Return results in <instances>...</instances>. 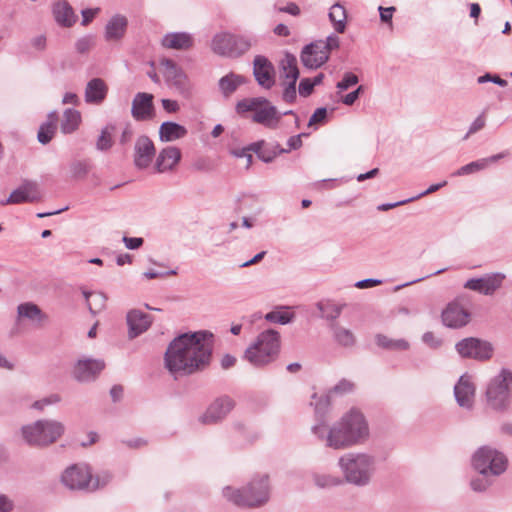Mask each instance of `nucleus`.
I'll return each mask as SVG.
<instances>
[{"label":"nucleus","mask_w":512,"mask_h":512,"mask_svg":"<svg viewBox=\"0 0 512 512\" xmlns=\"http://www.w3.org/2000/svg\"><path fill=\"white\" fill-rule=\"evenodd\" d=\"M213 335L208 331L183 333L167 347L165 366L178 376L191 375L208 366L213 349Z\"/></svg>","instance_id":"nucleus-1"},{"label":"nucleus","mask_w":512,"mask_h":512,"mask_svg":"<svg viewBox=\"0 0 512 512\" xmlns=\"http://www.w3.org/2000/svg\"><path fill=\"white\" fill-rule=\"evenodd\" d=\"M313 434L334 450L350 448L368 437L369 428L364 415L352 408L328 429L320 423L312 427Z\"/></svg>","instance_id":"nucleus-2"},{"label":"nucleus","mask_w":512,"mask_h":512,"mask_svg":"<svg viewBox=\"0 0 512 512\" xmlns=\"http://www.w3.org/2000/svg\"><path fill=\"white\" fill-rule=\"evenodd\" d=\"M338 464L345 481L359 487L368 485L376 471L375 458L366 453L344 454Z\"/></svg>","instance_id":"nucleus-3"},{"label":"nucleus","mask_w":512,"mask_h":512,"mask_svg":"<svg viewBox=\"0 0 512 512\" xmlns=\"http://www.w3.org/2000/svg\"><path fill=\"white\" fill-rule=\"evenodd\" d=\"M223 495L228 501L240 507L261 506L269 499L268 476L263 475L255 478L242 489L225 487Z\"/></svg>","instance_id":"nucleus-4"},{"label":"nucleus","mask_w":512,"mask_h":512,"mask_svg":"<svg viewBox=\"0 0 512 512\" xmlns=\"http://www.w3.org/2000/svg\"><path fill=\"white\" fill-rule=\"evenodd\" d=\"M280 351V334L273 329L261 332L245 350L244 358L255 367H263L273 362Z\"/></svg>","instance_id":"nucleus-5"},{"label":"nucleus","mask_w":512,"mask_h":512,"mask_svg":"<svg viewBox=\"0 0 512 512\" xmlns=\"http://www.w3.org/2000/svg\"><path fill=\"white\" fill-rule=\"evenodd\" d=\"M64 432V424L54 419H40L21 428L23 440L35 447H47L55 443Z\"/></svg>","instance_id":"nucleus-6"},{"label":"nucleus","mask_w":512,"mask_h":512,"mask_svg":"<svg viewBox=\"0 0 512 512\" xmlns=\"http://www.w3.org/2000/svg\"><path fill=\"white\" fill-rule=\"evenodd\" d=\"M239 114L253 112L252 121L269 129H276L282 118V114L276 106L264 97L245 98L236 105Z\"/></svg>","instance_id":"nucleus-7"},{"label":"nucleus","mask_w":512,"mask_h":512,"mask_svg":"<svg viewBox=\"0 0 512 512\" xmlns=\"http://www.w3.org/2000/svg\"><path fill=\"white\" fill-rule=\"evenodd\" d=\"M252 37L229 32L215 34L211 41V50L220 56L237 58L245 54L254 44Z\"/></svg>","instance_id":"nucleus-8"},{"label":"nucleus","mask_w":512,"mask_h":512,"mask_svg":"<svg viewBox=\"0 0 512 512\" xmlns=\"http://www.w3.org/2000/svg\"><path fill=\"white\" fill-rule=\"evenodd\" d=\"M159 65L168 87L182 97L190 98L192 84L184 71L171 59H162Z\"/></svg>","instance_id":"nucleus-9"},{"label":"nucleus","mask_w":512,"mask_h":512,"mask_svg":"<svg viewBox=\"0 0 512 512\" xmlns=\"http://www.w3.org/2000/svg\"><path fill=\"white\" fill-rule=\"evenodd\" d=\"M473 465L482 475H498L506 470L507 459L500 452L489 447L480 448L473 457Z\"/></svg>","instance_id":"nucleus-10"},{"label":"nucleus","mask_w":512,"mask_h":512,"mask_svg":"<svg viewBox=\"0 0 512 512\" xmlns=\"http://www.w3.org/2000/svg\"><path fill=\"white\" fill-rule=\"evenodd\" d=\"M511 386L512 373L504 369L491 381L487 388L488 403L496 409L505 407L510 398Z\"/></svg>","instance_id":"nucleus-11"},{"label":"nucleus","mask_w":512,"mask_h":512,"mask_svg":"<svg viewBox=\"0 0 512 512\" xmlns=\"http://www.w3.org/2000/svg\"><path fill=\"white\" fill-rule=\"evenodd\" d=\"M92 471L86 464H74L61 475V482L70 490H90Z\"/></svg>","instance_id":"nucleus-12"},{"label":"nucleus","mask_w":512,"mask_h":512,"mask_svg":"<svg viewBox=\"0 0 512 512\" xmlns=\"http://www.w3.org/2000/svg\"><path fill=\"white\" fill-rule=\"evenodd\" d=\"M104 368L102 359L83 357L74 364L72 375L78 382L88 383L94 381Z\"/></svg>","instance_id":"nucleus-13"},{"label":"nucleus","mask_w":512,"mask_h":512,"mask_svg":"<svg viewBox=\"0 0 512 512\" xmlns=\"http://www.w3.org/2000/svg\"><path fill=\"white\" fill-rule=\"evenodd\" d=\"M458 353L462 357L487 360L492 356V347L489 343L477 338H467L456 345Z\"/></svg>","instance_id":"nucleus-14"},{"label":"nucleus","mask_w":512,"mask_h":512,"mask_svg":"<svg viewBox=\"0 0 512 512\" xmlns=\"http://www.w3.org/2000/svg\"><path fill=\"white\" fill-rule=\"evenodd\" d=\"M153 141L146 135L139 136L134 144L133 162L137 169H147L155 157Z\"/></svg>","instance_id":"nucleus-15"},{"label":"nucleus","mask_w":512,"mask_h":512,"mask_svg":"<svg viewBox=\"0 0 512 512\" xmlns=\"http://www.w3.org/2000/svg\"><path fill=\"white\" fill-rule=\"evenodd\" d=\"M253 75L258 85L264 89H271L275 84V68L265 56L257 55L254 58Z\"/></svg>","instance_id":"nucleus-16"},{"label":"nucleus","mask_w":512,"mask_h":512,"mask_svg":"<svg viewBox=\"0 0 512 512\" xmlns=\"http://www.w3.org/2000/svg\"><path fill=\"white\" fill-rule=\"evenodd\" d=\"M40 192L36 182L25 181L17 189L11 192L10 196L2 200V206L8 204L33 203L40 200Z\"/></svg>","instance_id":"nucleus-17"},{"label":"nucleus","mask_w":512,"mask_h":512,"mask_svg":"<svg viewBox=\"0 0 512 512\" xmlns=\"http://www.w3.org/2000/svg\"><path fill=\"white\" fill-rule=\"evenodd\" d=\"M234 408V401L223 396L217 398L210 404L206 412L200 417V421L204 424H214L223 420Z\"/></svg>","instance_id":"nucleus-18"},{"label":"nucleus","mask_w":512,"mask_h":512,"mask_svg":"<svg viewBox=\"0 0 512 512\" xmlns=\"http://www.w3.org/2000/svg\"><path fill=\"white\" fill-rule=\"evenodd\" d=\"M329 56L323 41H317L304 47L301 52V61L308 68H318L327 62Z\"/></svg>","instance_id":"nucleus-19"},{"label":"nucleus","mask_w":512,"mask_h":512,"mask_svg":"<svg viewBox=\"0 0 512 512\" xmlns=\"http://www.w3.org/2000/svg\"><path fill=\"white\" fill-rule=\"evenodd\" d=\"M154 96L150 93L139 92L132 101L131 114L137 121L149 120L154 116Z\"/></svg>","instance_id":"nucleus-20"},{"label":"nucleus","mask_w":512,"mask_h":512,"mask_svg":"<svg viewBox=\"0 0 512 512\" xmlns=\"http://www.w3.org/2000/svg\"><path fill=\"white\" fill-rule=\"evenodd\" d=\"M128 337L134 339L147 331L152 324L150 315L139 309H132L127 313Z\"/></svg>","instance_id":"nucleus-21"},{"label":"nucleus","mask_w":512,"mask_h":512,"mask_svg":"<svg viewBox=\"0 0 512 512\" xmlns=\"http://www.w3.org/2000/svg\"><path fill=\"white\" fill-rule=\"evenodd\" d=\"M504 278L505 276L503 274L495 273L483 278L470 279L466 282L465 288L490 295L501 287Z\"/></svg>","instance_id":"nucleus-22"},{"label":"nucleus","mask_w":512,"mask_h":512,"mask_svg":"<svg viewBox=\"0 0 512 512\" xmlns=\"http://www.w3.org/2000/svg\"><path fill=\"white\" fill-rule=\"evenodd\" d=\"M181 159V151L175 146H167L163 148L155 162V169L159 173L173 170Z\"/></svg>","instance_id":"nucleus-23"},{"label":"nucleus","mask_w":512,"mask_h":512,"mask_svg":"<svg viewBox=\"0 0 512 512\" xmlns=\"http://www.w3.org/2000/svg\"><path fill=\"white\" fill-rule=\"evenodd\" d=\"M469 313L458 303H450L442 313V320L448 327L459 328L469 322Z\"/></svg>","instance_id":"nucleus-24"},{"label":"nucleus","mask_w":512,"mask_h":512,"mask_svg":"<svg viewBox=\"0 0 512 512\" xmlns=\"http://www.w3.org/2000/svg\"><path fill=\"white\" fill-rule=\"evenodd\" d=\"M248 150L255 152L258 158L265 163H270L276 158L277 155L288 152V150L280 148L279 144H268L264 140L250 144L248 146Z\"/></svg>","instance_id":"nucleus-25"},{"label":"nucleus","mask_w":512,"mask_h":512,"mask_svg":"<svg viewBox=\"0 0 512 512\" xmlns=\"http://www.w3.org/2000/svg\"><path fill=\"white\" fill-rule=\"evenodd\" d=\"M52 12L57 24L63 27H71L77 21V15L66 0H58L53 4Z\"/></svg>","instance_id":"nucleus-26"},{"label":"nucleus","mask_w":512,"mask_h":512,"mask_svg":"<svg viewBox=\"0 0 512 512\" xmlns=\"http://www.w3.org/2000/svg\"><path fill=\"white\" fill-rule=\"evenodd\" d=\"M108 87L103 79H91L85 88V101L89 104H100L106 98Z\"/></svg>","instance_id":"nucleus-27"},{"label":"nucleus","mask_w":512,"mask_h":512,"mask_svg":"<svg viewBox=\"0 0 512 512\" xmlns=\"http://www.w3.org/2000/svg\"><path fill=\"white\" fill-rule=\"evenodd\" d=\"M454 392L460 406L470 407L472 405L475 387L469 376L464 375L460 378L459 382L455 386Z\"/></svg>","instance_id":"nucleus-28"},{"label":"nucleus","mask_w":512,"mask_h":512,"mask_svg":"<svg viewBox=\"0 0 512 512\" xmlns=\"http://www.w3.org/2000/svg\"><path fill=\"white\" fill-rule=\"evenodd\" d=\"M128 20L125 16L116 14L106 24L105 39L107 41H118L125 35Z\"/></svg>","instance_id":"nucleus-29"},{"label":"nucleus","mask_w":512,"mask_h":512,"mask_svg":"<svg viewBox=\"0 0 512 512\" xmlns=\"http://www.w3.org/2000/svg\"><path fill=\"white\" fill-rule=\"evenodd\" d=\"M161 43L168 49L187 50L192 47L193 39L189 33L173 32L164 35Z\"/></svg>","instance_id":"nucleus-30"},{"label":"nucleus","mask_w":512,"mask_h":512,"mask_svg":"<svg viewBox=\"0 0 512 512\" xmlns=\"http://www.w3.org/2000/svg\"><path fill=\"white\" fill-rule=\"evenodd\" d=\"M187 134L186 127L176 122L166 121L159 127V139L161 142H173L184 138Z\"/></svg>","instance_id":"nucleus-31"},{"label":"nucleus","mask_w":512,"mask_h":512,"mask_svg":"<svg viewBox=\"0 0 512 512\" xmlns=\"http://www.w3.org/2000/svg\"><path fill=\"white\" fill-rule=\"evenodd\" d=\"M17 317L18 319L24 318L38 323H42L47 319L46 314H44L42 310L32 302H25L18 305Z\"/></svg>","instance_id":"nucleus-32"},{"label":"nucleus","mask_w":512,"mask_h":512,"mask_svg":"<svg viewBox=\"0 0 512 512\" xmlns=\"http://www.w3.org/2000/svg\"><path fill=\"white\" fill-rule=\"evenodd\" d=\"M280 78L282 81L296 83L299 78V70L297 67V59L290 54L281 61Z\"/></svg>","instance_id":"nucleus-33"},{"label":"nucleus","mask_w":512,"mask_h":512,"mask_svg":"<svg viewBox=\"0 0 512 512\" xmlns=\"http://www.w3.org/2000/svg\"><path fill=\"white\" fill-rule=\"evenodd\" d=\"M502 157H504V154L501 153V154L493 155L488 158H483V159L471 162V163L459 168L456 172L453 173V176H462V175H467V174H471V173L483 170L489 164L495 163Z\"/></svg>","instance_id":"nucleus-34"},{"label":"nucleus","mask_w":512,"mask_h":512,"mask_svg":"<svg viewBox=\"0 0 512 512\" xmlns=\"http://www.w3.org/2000/svg\"><path fill=\"white\" fill-rule=\"evenodd\" d=\"M57 121V112L52 111L49 113L47 121L40 126L37 134V139L41 144H47L52 140L56 131Z\"/></svg>","instance_id":"nucleus-35"},{"label":"nucleus","mask_w":512,"mask_h":512,"mask_svg":"<svg viewBox=\"0 0 512 512\" xmlns=\"http://www.w3.org/2000/svg\"><path fill=\"white\" fill-rule=\"evenodd\" d=\"M334 340L341 346L351 347L355 344L356 338L350 329H347L338 323H330L329 325Z\"/></svg>","instance_id":"nucleus-36"},{"label":"nucleus","mask_w":512,"mask_h":512,"mask_svg":"<svg viewBox=\"0 0 512 512\" xmlns=\"http://www.w3.org/2000/svg\"><path fill=\"white\" fill-rule=\"evenodd\" d=\"M329 19L338 33H343L346 29L347 13L346 9L340 3H335L329 11Z\"/></svg>","instance_id":"nucleus-37"},{"label":"nucleus","mask_w":512,"mask_h":512,"mask_svg":"<svg viewBox=\"0 0 512 512\" xmlns=\"http://www.w3.org/2000/svg\"><path fill=\"white\" fill-rule=\"evenodd\" d=\"M346 304H336L330 301L318 302L316 304L317 309L321 312V317L331 323H336L344 309Z\"/></svg>","instance_id":"nucleus-38"},{"label":"nucleus","mask_w":512,"mask_h":512,"mask_svg":"<svg viewBox=\"0 0 512 512\" xmlns=\"http://www.w3.org/2000/svg\"><path fill=\"white\" fill-rule=\"evenodd\" d=\"M243 82L244 79L242 76L230 73L219 80V87L224 96L229 97Z\"/></svg>","instance_id":"nucleus-39"},{"label":"nucleus","mask_w":512,"mask_h":512,"mask_svg":"<svg viewBox=\"0 0 512 512\" xmlns=\"http://www.w3.org/2000/svg\"><path fill=\"white\" fill-rule=\"evenodd\" d=\"M80 120L81 115L77 110L66 109L61 123L62 132L65 134L72 133L78 128Z\"/></svg>","instance_id":"nucleus-40"},{"label":"nucleus","mask_w":512,"mask_h":512,"mask_svg":"<svg viewBox=\"0 0 512 512\" xmlns=\"http://www.w3.org/2000/svg\"><path fill=\"white\" fill-rule=\"evenodd\" d=\"M90 171V165L87 161L76 160L70 164L71 176L74 179H83Z\"/></svg>","instance_id":"nucleus-41"},{"label":"nucleus","mask_w":512,"mask_h":512,"mask_svg":"<svg viewBox=\"0 0 512 512\" xmlns=\"http://www.w3.org/2000/svg\"><path fill=\"white\" fill-rule=\"evenodd\" d=\"M315 484L320 488H329L341 484V479L331 475L317 474L314 476Z\"/></svg>","instance_id":"nucleus-42"},{"label":"nucleus","mask_w":512,"mask_h":512,"mask_svg":"<svg viewBox=\"0 0 512 512\" xmlns=\"http://www.w3.org/2000/svg\"><path fill=\"white\" fill-rule=\"evenodd\" d=\"M331 395L332 393H330V391L321 396H318L316 393L313 394L312 398L314 401L311 404L314 405L316 413H324L328 409L331 402Z\"/></svg>","instance_id":"nucleus-43"},{"label":"nucleus","mask_w":512,"mask_h":512,"mask_svg":"<svg viewBox=\"0 0 512 512\" xmlns=\"http://www.w3.org/2000/svg\"><path fill=\"white\" fill-rule=\"evenodd\" d=\"M112 479V474L109 471H103L97 474L95 477L92 476L90 490L94 491L96 489L102 488L106 486Z\"/></svg>","instance_id":"nucleus-44"},{"label":"nucleus","mask_w":512,"mask_h":512,"mask_svg":"<svg viewBox=\"0 0 512 512\" xmlns=\"http://www.w3.org/2000/svg\"><path fill=\"white\" fill-rule=\"evenodd\" d=\"M292 315L282 311H271L265 315V319L272 323H279L282 325L288 324L292 320Z\"/></svg>","instance_id":"nucleus-45"},{"label":"nucleus","mask_w":512,"mask_h":512,"mask_svg":"<svg viewBox=\"0 0 512 512\" xmlns=\"http://www.w3.org/2000/svg\"><path fill=\"white\" fill-rule=\"evenodd\" d=\"M283 86L282 99L287 103H293L296 100V83L282 81Z\"/></svg>","instance_id":"nucleus-46"},{"label":"nucleus","mask_w":512,"mask_h":512,"mask_svg":"<svg viewBox=\"0 0 512 512\" xmlns=\"http://www.w3.org/2000/svg\"><path fill=\"white\" fill-rule=\"evenodd\" d=\"M106 296L103 293H94L92 300L88 302V308L91 313L96 314L101 311L106 302Z\"/></svg>","instance_id":"nucleus-47"},{"label":"nucleus","mask_w":512,"mask_h":512,"mask_svg":"<svg viewBox=\"0 0 512 512\" xmlns=\"http://www.w3.org/2000/svg\"><path fill=\"white\" fill-rule=\"evenodd\" d=\"M111 146H112L111 134H110L108 128L106 127L101 131V134L96 143V147L100 151H106V150L110 149Z\"/></svg>","instance_id":"nucleus-48"},{"label":"nucleus","mask_w":512,"mask_h":512,"mask_svg":"<svg viewBox=\"0 0 512 512\" xmlns=\"http://www.w3.org/2000/svg\"><path fill=\"white\" fill-rule=\"evenodd\" d=\"M354 388H355V385L352 382H350L346 379H343L329 391L332 394L344 395V394L352 392L354 390Z\"/></svg>","instance_id":"nucleus-49"},{"label":"nucleus","mask_w":512,"mask_h":512,"mask_svg":"<svg viewBox=\"0 0 512 512\" xmlns=\"http://www.w3.org/2000/svg\"><path fill=\"white\" fill-rule=\"evenodd\" d=\"M94 44L95 41L93 36H84L76 41L75 48L77 52L83 54L88 52Z\"/></svg>","instance_id":"nucleus-50"},{"label":"nucleus","mask_w":512,"mask_h":512,"mask_svg":"<svg viewBox=\"0 0 512 512\" xmlns=\"http://www.w3.org/2000/svg\"><path fill=\"white\" fill-rule=\"evenodd\" d=\"M358 81L359 79L355 74L347 72L345 73L343 79L337 83V88L340 91H344L347 90L349 87L356 85Z\"/></svg>","instance_id":"nucleus-51"},{"label":"nucleus","mask_w":512,"mask_h":512,"mask_svg":"<svg viewBox=\"0 0 512 512\" xmlns=\"http://www.w3.org/2000/svg\"><path fill=\"white\" fill-rule=\"evenodd\" d=\"M58 402H60V396L57 394H52V395L45 397L41 400L35 401L33 404V407L38 410H43L44 407L51 405V404H56Z\"/></svg>","instance_id":"nucleus-52"},{"label":"nucleus","mask_w":512,"mask_h":512,"mask_svg":"<svg viewBox=\"0 0 512 512\" xmlns=\"http://www.w3.org/2000/svg\"><path fill=\"white\" fill-rule=\"evenodd\" d=\"M314 85H312V80L310 78H303L299 84V94L302 97H308L314 89Z\"/></svg>","instance_id":"nucleus-53"},{"label":"nucleus","mask_w":512,"mask_h":512,"mask_svg":"<svg viewBox=\"0 0 512 512\" xmlns=\"http://www.w3.org/2000/svg\"><path fill=\"white\" fill-rule=\"evenodd\" d=\"M485 117L484 115H480L478 116L474 122L471 124L470 128H469V131L468 133L466 134V136L464 137V139H467L471 134H474L476 133L477 131L481 130L482 128H484L485 126Z\"/></svg>","instance_id":"nucleus-54"},{"label":"nucleus","mask_w":512,"mask_h":512,"mask_svg":"<svg viewBox=\"0 0 512 512\" xmlns=\"http://www.w3.org/2000/svg\"><path fill=\"white\" fill-rule=\"evenodd\" d=\"M100 12V8H88L81 11L83 26L88 25L93 18Z\"/></svg>","instance_id":"nucleus-55"},{"label":"nucleus","mask_w":512,"mask_h":512,"mask_svg":"<svg viewBox=\"0 0 512 512\" xmlns=\"http://www.w3.org/2000/svg\"><path fill=\"white\" fill-rule=\"evenodd\" d=\"M423 341L431 348H437L441 345V339L434 332H426L423 335Z\"/></svg>","instance_id":"nucleus-56"},{"label":"nucleus","mask_w":512,"mask_h":512,"mask_svg":"<svg viewBox=\"0 0 512 512\" xmlns=\"http://www.w3.org/2000/svg\"><path fill=\"white\" fill-rule=\"evenodd\" d=\"M382 283H383V281L381 279L368 278V279H363V280L357 281L354 284V286L359 289H366V288H371L374 286L381 285Z\"/></svg>","instance_id":"nucleus-57"},{"label":"nucleus","mask_w":512,"mask_h":512,"mask_svg":"<svg viewBox=\"0 0 512 512\" xmlns=\"http://www.w3.org/2000/svg\"><path fill=\"white\" fill-rule=\"evenodd\" d=\"M326 116H327L326 108L321 107V108L316 109L315 112L312 114V116L309 119V126L324 121Z\"/></svg>","instance_id":"nucleus-58"},{"label":"nucleus","mask_w":512,"mask_h":512,"mask_svg":"<svg viewBox=\"0 0 512 512\" xmlns=\"http://www.w3.org/2000/svg\"><path fill=\"white\" fill-rule=\"evenodd\" d=\"M409 348V343L406 340H387L386 339V349H395V350H406Z\"/></svg>","instance_id":"nucleus-59"},{"label":"nucleus","mask_w":512,"mask_h":512,"mask_svg":"<svg viewBox=\"0 0 512 512\" xmlns=\"http://www.w3.org/2000/svg\"><path fill=\"white\" fill-rule=\"evenodd\" d=\"M14 509V502L7 495L0 494V512H11Z\"/></svg>","instance_id":"nucleus-60"},{"label":"nucleus","mask_w":512,"mask_h":512,"mask_svg":"<svg viewBox=\"0 0 512 512\" xmlns=\"http://www.w3.org/2000/svg\"><path fill=\"white\" fill-rule=\"evenodd\" d=\"M163 109L168 113H177L180 106L177 101L171 99H162L161 101Z\"/></svg>","instance_id":"nucleus-61"},{"label":"nucleus","mask_w":512,"mask_h":512,"mask_svg":"<svg viewBox=\"0 0 512 512\" xmlns=\"http://www.w3.org/2000/svg\"><path fill=\"white\" fill-rule=\"evenodd\" d=\"M123 242H124L126 248L133 250V249H137L140 246H142L143 239L140 237L131 238V237L124 236Z\"/></svg>","instance_id":"nucleus-62"},{"label":"nucleus","mask_w":512,"mask_h":512,"mask_svg":"<svg viewBox=\"0 0 512 512\" xmlns=\"http://www.w3.org/2000/svg\"><path fill=\"white\" fill-rule=\"evenodd\" d=\"M323 42L325 45V50L327 51L328 55L331 50L338 48L339 44H340L339 37L336 35H333V34L328 36L326 41H323Z\"/></svg>","instance_id":"nucleus-63"},{"label":"nucleus","mask_w":512,"mask_h":512,"mask_svg":"<svg viewBox=\"0 0 512 512\" xmlns=\"http://www.w3.org/2000/svg\"><path fill=\"white\" fill-rule=\"evenodd\" d=\"M362 87L359 86L356 90L350 92L349 94L345 95L342 98V102L345 105H352L359 97V93L361 91Z\"/></svg>","instance_id":"nucleus-64"}]
</instances>
